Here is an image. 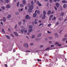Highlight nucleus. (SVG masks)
Segmentation results:
<instances>
[{
    "mask_svg": "<svg viewBox=\"0 0 67 67\" xmlns=\"http://www.w3.org/2000/svg\"><path fill=\"white\" fill-rule=\"evenodd\" d=\"M8 31H11V30L10 28H8Z\"/></svg>",
    "mask_w": 67,
    "mask_h": 67,
    "instance_id": "obj_56",
    "label": "nucleus"
},
{
    "mask_svg": "<svg viewBox=\"0 0 67 67\" xmlns=\"http://www.w3.org/2000/svg\"><path fill=\"white\" fill-rule=\"evenodd\" d=\"M24 32H25V33H26V32H27V30H25L24 31Z\"/></svg>",
    "mask_w": 67,
    "mask_h": 67,
    "instance_id": "obj_61",
    "label": "nucleus"
},
{
    "mask_svg": "<svg viewBox=\"0 0 67 67\" xmlns=\"http://www.w3.org/2000/svg\"><path fill=\"white\" fill-rule=\"evenodd\" d=\"M22 24V22L21 21H20L18 23V25H21Z\"/></svg>",
    "mask_w": 67,
    "mask_h": 67,
    "instance_id": "obj_28",
    "label": "nucleus"
},
{
    "mask_svg": "<svg viewBox=\"0 0 67 67\" xmlns=\"http://www.w3.org/2000/svg\"><path fill=\"white\" fill-rule=\"evenodd\" d=\"M45 17H46V15H43V16L42 18V19H45Z\"/></svg>",
    "mask_w": 67,
    "mask_h": 67,
    "instance_id": "obj_15",
    "label": "nucleus"
},
{
    "mask_svg": "<svg viewBox=\"0 0 67 67\" xmlns=\"http://www.w3.org/2000/svg\"><path fill=\"white\" fill-rule=\"evenodd\" d=\"M65 37H67V34H66L65 36Z\"/></svg>",
    "mask_w": 67,
    "mask_h": 67,
    "instance_id": "obj_64",
    "label": "nucleus"
},
{
    "mask_svg": "<svg viewBox=\"0 0 67 67\" xmlns=\"http://www.w3.org/2000/svg\"><path fill=\"white\" fill-rule=\"evenodd\" d=\"M31 4H34V2H33V1H31Z\"/></svg>",
    "mask_w": 67,
    "mask_h": 67,
    "instance_id": "obj_39",
    "label": "nucleus"
},
{
    "mask_svg": "<svg viewBox=\"0 0 67 67\" xmlns=\"http://www.w3.org/2000/svg\"><path fill=\"white\" fill-rule=\"evenodd\" d=\"M53 47H54V45H51V47H53Z\"/></svg>",
    "mask_w": 67,
    "mask_h": 67,
    "instance_id": "obj_59",
    "label": "nucleus"
},
{
    "mask_svg": "<svg viewBox=\"0 0 67 67\" xmlns=\"http://www.w3.org/2000/svg\"><path fill=\"white\" fill-rule=\"evenodd\" d=\"M62 3H66L67 2V1H62Z\"/></svg>",
    "mask_w": 67,
    "mask_h": 67,
    "instance_id": "obj_36",
    "label": "nucleus"
},
{
    "mask_svg": "<svg viewBox=\"0 0 67 67\" xmlns=\"http://www.w3.org/2000/svg\"><path fill=\"white\" fill-rule=\"evenodd\" d=\"M33 31V29H29L28 31L29 32H31Z\"/></svg>",
    "mask_w": 67,
    "mask_h": 67,
    "instance_id": "obj_31",
    "label": "nucleus"
},
{
    "mask_svg": "<svg viewBox=\"0 0 67 67\" xmlns=\"http://www.w3.org/2000/svg\"><path fill=\"white\" fill-rule=\"evenodd\" d=\"M37 13H40V11H39V10H38V11H37Z\"/></svg>",
    "mask_w": 67,
    "mask_h": 67,
    "instance_id": "obj_41",
    "label": "nucleus"
},
{
    "mask_svg": "<svg viewBox=\"0 0 67 67\" xmlns=\"http://www.w3.org/2000/svg\"><path fill=\"white\" fill-rule=\"evenodd\" d=\"M35 37V36L34 35H33L31 36V38H34Z\"/></svg>",
    "mask_w": 67,
    "mask_h": 67,
    "instance_id": "obj_10",
    "label": "nucleus"
},
{
    "mask_svg": "<svg viewBox=\"0 0 67 67\" xmlns=\"http://www.w3.org/2000/svg\"><path fill=\"white\" fill-rule=\"evenodd\" d=\"M51 13V10H49L47 14L48 15L50 14Z\"/></svg>",
    "mask_w": 67,
    "mask_h": 67,
    "instance_id": "obj_13",
    "label": "nucleus"
},
{
    "mask_svg": "<svg viewBox=\"0 0 67 67\" xmlns=\"http://www.w3.org/2000/svg\"><path fill=\"white\" fill-rule=\"evenodd\" d=\"M45 2H46L48 1V0H44Z\"/></svg>",
    "mask_w": 67,
    "mask_h": 67,
    "instance_id": "obj_62",
    "label": "nucleus"
},
{
    "mask_svg": "<svg viewBox=\"0 0 67 67\" xmlns=\"http://www.w3.org/2000/svg\"><path fill=\"white\" fill-rule=\"evenodd\" d=\"M5 36L7 38H8V39H10V38L9 36L6 35Z\"/></svg>",
    "mask_w": 67,
    "mask_h": 67,
    "instance_id": "obj_26",
    "label": "nucleus"
},
{
    "mask_svg": "<svg viewBox=\"0 0 67 67\" xmlns=\"http://www.w3.org/2000/svg\"><path fill=\"white\" fill-rule=\"evenodd\" d=\"M66 40H67V38H64L63 39L62 41H65Z\"/></svg>",
    "mask_w": 67,
    "mask_h": 67,
    "instance_id": "obj_19",
    "label": "nucleus"
},
{
    "mask_svg": "<svg viewBox=\"0 0 67 67\" xmlns=\"http://www.w3.org/2000/svg\"><path fill=\"white\" fill-rule=\"evenodd\" d=\"M19 49H20V51H23V47H19Z\"/></svg>",
    "mask_w": 67,
    "mask_h": 67,
    "instance_id": "obj_2",
    "label": "nucleus"
},
{
    "mask_svg": "<svg viewBox=\"0 0 67 67\" xmlns=\"http://www.w3.org/2000/svg\"><path fill=\"white\" fill-rule=\"evenodd\" d=\"M30 45H31V46H33L34 45V43H30Z\"/></svg>",
    "mask_w": 67,
    "mask_h": 67,
    "instance_id": "obj_33",
    "label": "nucleus"
},
{
    "mask_svg": "<svg viewBox=\"0 0 67 67\" xmlns=\"http://www.w3.org/2000/svg\"><path fill=\"white\" fill-rule=\"evenodd\" d=\"M23 8H22L21 9H19L18 10V11L19 12H22L23 11Z\"/></svg>",
    "mask_w": 67,
    "mask_h": 67,
    "instance_id": "obj_7",
    "label": "nucleus"
},
{
    "mask_svg": "<svg viewBox=\"0 0 67 67\" xmlns=\"http://www.w3.org/2000/svg\"><path fill=\"white\" fill-rule=\"evenodd\" d=\"M33 9V6L32 5H31L30 6V7L29 8V9H30L31 10H32Z\"/></svg>",
    "mask_w": 67,
    "mask_h": 67,
    "instance_id": "obj_6",
    "label": "nucleus"
},
{
    "mask_svg": "<svg viewBox=\"0 0 67 67\" xmlns=\"http://www.w3.org/2000/svg\"><path fill=\"white\" fill-rule=\"evenodd\" d=\"M20 7H23V4H20Z\"/></svg>",
    "mask_w": 67,
    "mask_h": 67,
    "instance_id": "obj_35",
    "label": "nucleus"
},
{
    "mask_svg": "<svg viewBox=\"0 0 67 67\" xmlns=\"http://www.w3.org/2000/svg\"><path fill=\"white\" fill-rule=\"evenodd\" d=\"M23 3L24 4H25V3H26V1L25 0L23 1Z\"/></svg>",
    "mask_w": 67,
    "mask_h": 67,
    "instance_id": "obj_23",
    "label": "nucleus"
},
{
    "mask_svg": "<svg viewBox=\"0 0 67 67\" xmlns=\"http://www.w3.org/2000/svg\"><path fill=\"white\" fill-rule=\"evenodd\" d=\"M37 5H39V6H40V7H41V6L42 5L41 4H40V3L38 1H37Z\"/></svg>",
    "mask_w": 67,
    "mask_h": 67,
    "instance_id": "obj_3",
    "label": "nucleus"
},
{
    "mask_svg": "<svg viewBox=\"0 0 67 67\" xmlns=\"http://www.w3.org/2000/svg\"><path fill=\"white\" fill-rule=\"evenodd\" d=\"M43 13L44 14L43 15H45L46 14V12L45 11H43Z\"/></svg>",
    "mask_w": 67,
    "mask_h": 67,
    "instance_id": "obj_21",
    "label": "nucleus"
},
{
    "mask_svg": "<svg viewBox=\"0 0 67 67\" xmlns=\"http://www.w3.org/2000/svg\"><path fill=\"white\" fill-rule=\"evenodd\" d=\"M11 15H9L7 16V18H8V19H10V18H11Z\"/></svg>",
    "mask_w": 67,
    "mask_h": 67,
    "instance_id": "obj_18",
    "label": "nucleus"
},
{
    "mask_svg": "<svg viewBox=\"0 0 67 67\" xmlns=\"http://www.w3.org/2000/svg\"><path fill=\"white\" fill-rule=\"evenodd\" d=\"M11 36H12V37H14V35L12 34H11Z\"/></svg>",
    "mask_w": 67,
    "mask_h": 67,
    "instance_id": "obj_51",
    "label": "nucleus"
},
{
    "mask_svg": "<svg viewBox=\"0 0 67 67\" xmlns=\"http://www.w3.org/2000/svg\"><path fill=\"white\" fill-rule=\"evenodd\" d=\"M26 37L27 38V39H28V40H29V39H30V38H29L28 36H26Z\"/></svg>",
    "mask_w": 67,
    "mask_h": 67,
    "instance_id": "obj_57",
    "label": "nucleus"
},
{
    "mask_svg": "<svg viewBox=\"0 0 67 67\" xmlns=\"http://www.w3.org/2000/svg\"><path fill=\"white\" fill-rule=\"evenodd\" d=\"M51 25V24H48V26H50Z\"/></svg>",
    "mask_w": 67,
    "mask_h": 67,
    "instance_id": "obj_52",
    "label": "nucleus"
},
{
    "mask_svg": "<svg viewBox=\"0 0 67 67\" xmlns=\"http://www.w3.org/2000/svg\"><path fill=\"white\" fill-rule=\"evenodd\" d=\"M53 16V15H51L50 16V18H52Z\"/></svg>",
    "mask_w": 67,
    "mask_h": 67,
    "instance_id": "obj_49",
    "label": "nucleus"
},
{
    "mask_svg": "<svg viewBox=\"0 0 67 67\" xmlns=\"http://www.w3.org/2000/svg\"><path fill=\"white\" fill-rule=\"evenodd\" d=\"M26 19H28L29 18V15H27L26 16Z\"/></svg>",
    "mask_w": 67,
    "mask_h": 67,
    "instance_id": "obj_12",
    "label": "nucleus"
},
{
    "mask_svg": "<svg viewBox=\"0 0 67 67\" xmlns=\"http://www.w3.org/2000/svg\"><path fill=\"white\" fill-rule=\"evenodd\" d=\"M55 36H58V34L57 33H55Z\"/></svg>",
    "mask_w": 67,
    "mask_h": 67,
    "instance_id": "obj_44",
    "label": "nucleus"
},
{
    "mask_svg": "<svg viewBox=\"0 0 67 67\" xmlns=\"http://www.w3.org/2000/svg\"><path fill=\"white\" fill-rule=\"evenodd\" d=\"M56 20V17H54L52 19V21H54V20Z\"/></svg>",
    "mask_w": 67,
    "mask_h": 67,
    "instance_id": "obj_34",
    "label": "nucleus"
},
{
    "mask_svg": "<svg viewBox=\"0 0 67 67\" xmlns=\"http://www.w3.org/2000/svg\"><path fill=\"white\" fill-rule=\"evenodd\" d=\"M54 8H55V10H57V7H56L55 6L54 7Z\"/></svg>",
    "mask_w": 67,
    "mask_h": 67,
    "instance_id": "obj_42",
    "label": "nucleus"
},
{
    "mask_svg": "<svg viewBox=\"0 0 67 67\" xmlns=\"http://www.w3.org/2000/svg\"><path fill=\"white\" fill-rule=\"evenodd\" d=\"M42 36V34H40L38 35L37 36L38 37H41V36Z\"/></svg>",
    "mask_w": 67,
    "mask_h": 67,
    "instance_id": "obj_17",
    "label": "nucleus"
},
{
    "mask_svg": "<svg viewBox=\"0 0 67 67\" xmlns=\"http://www.w3.org/2000/svg\"><path fill=\"white\" fill-rule=\"evenodd\" d=\"M3 21L4 22H5V21H6V19H5V18L4 17L3 18Z\"/></svg>",
    "mask_w": 67,
    "mask_h": 67,
    "instance_id": "obj_24",
    "label": "nucleus"
},
{
    "mask_svg": "<svg viewBox=\"0 0 67 67\" xmlns=\"http://www.w3.org/2000/svg\"><path fill=\"white\" fill-rule=\"evenodd\" d=\"M44 47V45H41L39 46L40 48H43Z\"/></svg>",
    "mask_w": 67,
    "mask_h": 67,
    "instance_id": "obj_14",
    "label": "nucleus"
},
{
    "mask_svg": "<svg viewBox=\"0 0 67 67\" xmlns=\"http://www.w3.org/2000/svg\"><path fill=\"white\" fill-rule=\"evenodd\" d=\"M42 25H43V24H40L39 25V26H40Z\"/></svg>",
    "mask_w": 67,
    "mask_h": 67,
    "instance_id": "obj_48",
    "label": "nucleus"
},
{
    "mask_svg": "<svg viewBox=\"0 0 67 67\" xmlns=\"http://www.w3.org/2000/svg\"><path fill=\"white\" fill-rule=\"evenodd\" d=\"M15 14H16V15H19V13L18 12H16L15 13Z\"/></svg>",
    "mask_w": 67,
    "mask_h": 67,
    "instance_id": "obj_32",
    "label": "nucleus"
},
{
    "mask_svg": "<svg viewBox=\"0 0 67 67\" xmlns=\"http://www.w3.org/2000/svg\"><path fill=\"white\" fill-rule=\"evenodd\" d=\"M55 5L57 8H58L59 5V4L58 3H56Z\"/></svg>",
    "mask_w": 67,
    "mask_h": 67,
    "instance_id": "obj_8",
    "label": "nucleus"
},
{
    "mask_svg": "<svg viewBox=\"0 0 67 67\" xmlns=\"http://www.w3.org/2000/svg\"><path fill=\"white\" fill-rule=\"evenodd\" d=\"M59 24V23L58 22H57L56 24V25H58Z\"/></svg>",
    "mask_w": 67,
    "mask_h": 67,
    "instance_id": "obj_38",
    "label": "nucleus"
},
{
    "mask_svg": "<svg viewBox=\"0 0 67 67\" xmlns=\"http://www.w3.org/2000/svg\"><path fill=\"white\" fill-rule=\"evenodd\" d=\"M14 34L16 36H18V33H17L15 32H14Z\"/></svg>",
    "mask_w": 67,
    "mask_h": 67,
    "instance_id": "obj_9",
    "label": "nucleus"
},
{
    "mask_svg": "<svg viewBox=\"0 0 67 67\" xmlns=\"http://www.w3.org/2000/svg\"><path fill=\"white\" fill-rule=\"evenodd\" d=\"M64 14V13L62 12L60 13V15L61 16H63Z\"/></svg>",
    "mask_w": 67,
    "mask_h": 67,
    "instance_id": "obj_25",
    "label": "nucleus"
},
{
    "mask_svg": "<svg viewBox=\"0 0 67 67\" xmlns=\"http://www.w3.org/2000/svg\"><path fill=\"white\" fill-rule=\"evenodd\" d=\"M49 48H50L49 47L47 48L46 49V50H48V49H49Z\"/></svg>",
    "mask_w": 67,
    "mask_h": 67,
    "instance_id": "obj_54",
    "label": "nucleus"
},
{
    "mask_svg": "<svg viewBox=\"0 0 67 67\" xmlns=\"http://www.w3.org/2000/svg\"><path fill=\"white\" fill-rule=\"evenodd\" d=\"M24 30L21 29L20 30V33L21 34H23L24 33Z\"/></svg>",
    "mask_w": 67,
    "mask_h": 67,
    "instance_id": "obj_4",
    "label": "nucleus"
},
{
    "mask_svg": "<svg viewBox=\"0 0 67 67\" xmlns=\"http://www.w3.org/2000/svg\"><path fill=\"white\" fill-rule=\"evenodd\" d=\"M19 3H20V2H18L17 3V5H16L17 7H19Z\"/></svg>",
    "mask_w": 67,
    "mask_h": 67,
    "instance_id": "obj_29",
    "label": "nucleus"
},
{
    "mask_svg": "<svg viewBox=\"0 0 67 67\" xmlns=\"http://www.w3.org/2000/svg\"><path fill=\"white\" fill-rule=\"evenodd\" d=\"M17 27H18V26L17 25H15V29H16V28H17Z\"/></svg>",
    "mask_w": 67,
    "mask_h": 67,
    "instance_id": "obj_45",
    "label": "nucleus"
},
{
    "mask_svg": "<svg viewBox=\"0 0 67 67\" xmlns=\"http://www.w3.org/2000/svg\"><path fill=\"white\" fill-rule=\"evenodd\" d=\"M1 8L2 9V10H5V7L4 6L2 7Z\"/></svg>",
    "mask_w": 67,
    "mask_h": 67,
    "instance_id": "obj_22",
    "label": "nucleus"
},
{
    "mask_svg": "<svg viewBox=\"0 0 67 67\" xmlns=\"http://www.w3.org/2000/svg\"><path fill=\"white\" fill-rule=\"evenodd\" d=\"M55 44H57V45H58V44H59V43L57 42H56L55 43Z\"/></svg>",
    "mask_w": 67,
    "mask_h": 67,
    "instance_id": "obj_43",
    "label": "nucleus"
},
{
    "mask_svg": "<svg viewBox=\"0 0 67 67\" xmlns=\"http://www.w3.org/2000/svg\"><path fill=\"white\" fill-rule=\"evenodd\" d=\"M62 45L61 44H59L58 45V46H61Z\"/></svg>",
    "mask_w": 67,
    "mask_h": 67,
    "instance_id": "obj_58",
    "label": "nucleus"
},
{
    "mask_svg": "<svg viewBox=\"0 0 67 67\" xmlns=\"http://www.w3.org/2000/svg\"><path fill=\"white\" fill-rule=\"evenodd\" d=\"M47 32L48 34H50V33H51V32L49 31H48Z\"/></svg>",
    "mask_w": 67,
    "mask_h": 67,
    "instance_id": "obj_46",
    "label": "nucleus"
},
{
    "mask_svg": "<svg viewBox=\"0 0 67 67\" xmlns=\"http://www.w3.org/2000/svg\"><path fill=\"white\" fill-rule=\"evenodd\" d=\"M10 7V5L9 4H8L6 5V8L8 9H9Z\"/></svg>",
    "mask_w": 67,
    "mask_h": 67,
    "instance_id": "obj_5",
    "label": "nucleus"
},
{
    "mask_svg": "<svg viewBox=\"0 0 67 67\" xmlns=\"http://www.w3.org/2000/svg\"><path fill=\"white\" fill-rule=\"evenodd\" d=\"M63 7L64 8H66L67 7V5H66V4H64L63 5Z\"/></svg>",
    "mask_w": 67,
    "mask_h": 67,
    "instance_id": "obj_11",
    "label": "nucleus"
},
{
    "mask_svg": "<svg viewBox=\"0 0 67 67\" xmlns=\"http://www.w3.org/2000/svg\"><path fill=\"white\" fill-rule=\"evenodd\" d=\"M24 46L25 47H26L27 48V47H29V46L28 45V44L27 43H25L24 44Z\"/></svg>",
    "mask_w": 67,
    "mask_h": 67,
    "instance_id": "obj_1",
    "label": "nucleus"
},
{
    "mask_svg": "<svg viewBox=\"0 0 67 67\" xmlns=\"http://www.w3.org/2000/svg\"><path fill=\"white\" fill-rule=\"evenodd\" d=\"M9 1L8 0H6L5 1V2L6 3H8V2H9Z\"/></svg>",
    "mask_w": 67,
    "mask_h": 67,
    "instance_id": "obj_40",
    "label": "nucleus"
},
{
    "mask_svg": "<svg viewBox=\"0 0 67 67\" xmlns=\"http://www.w3.org/2000/svg\"><path fill=\"white\" fill-rule=\"evenodd\" d=\"M34 23L35 24H37V21H34Z\"/></svg>",
    "mask_w": 67,
    "mask_h": 67,
    "instance_id": "obj_47",
    "label": "nucleus"
},
{
    "mask_svg": "<svg viewBox=\"0 0 67 67\" xmlns=\"http://www.w3.org/2000/svg\"><path fill=\"white\" fill-rule=\"evenodd\" d=\"M2 31L3 33H5V31H4V30L3 29H2Z\"/></svg>",
    "mask_w": 67,
    "mask_h": 67,
    "instance_id": "obj_30",
    "label": "nucleus"
},
{
    "mask_svg": "<svg viewBox=\"0 0 67 67\" xmlns=\"http://www.w3.org/2000/svg\"><path fill=\"white\" fill-rule=\"evenodd\" d=\"M29 28L30 29H32V28H33V26H32L30 25L29 26Z\"/></svg>",
    "mask_w": 67,
    "mask_h": 67,
    "instance_id": "obj_20",
    "label": "nucleus"
},
{
    "mask_svg": "<svg viewBox=\"0 0 67 67\" xmlns=\"http://www.w3.org/2000/svg\"><path fill=\"white\" fill-rule=\"evenodd\" d=\"M25 10H26L27 9V7H26V6H25Z\"/></svg>",
    "mask_w": 67,
    "mask_h": 67,
    "instance_id": "obj_63",
    "label": "nucleus"
},
{
    "mask_svg": "<svg viewBox=\"0 0 67 67\" xmlns=\"http://www.w3.org/2000/svg\"><path fill=\"white\" fill-rule=\"evenodd\" d=\"M31 10H32L29 9L28 10V11L29 12H31Z\"/></svg>",
    "mask_w": 67,
    "mask_h": 67,
    "instance_id": "obj_37",
    "label": "nucleus"
},
{
    "mask_svg": "<svg viewBox=\"0 0 67 67\" xmlns=\"http://www.w3.org/2000/svg\"><path fill=\"white\" fill-rule=\"evenodd\" d=\"M26 52H28L30 53V52H31V51H26Z\"/></svg>",
    "mask_w": 67,
    "mask_h": 67,
    "instance_id": "obj_50",
    "label": "nucleus"
},
{
    "mask_svg": "<svg viewBox=\"0 0 67 67\" xmlns=\"http://www.w3.org/2000/svg\"><path fill=\"white\" fill-rule=\"evenodd\" d=\"M28 7H30V4H28Z\"/></svg>",
    "mask_w": 67,
    "mask_h": 67,
    "instance_id": "obj_55",
    "label": "nucleus"
},
{
    "mask_svg": "<svg viewBox=\"0 0 67 67\" xmlns=\"http://www.w3.org/2000/svg\"><path fill=\"white\" fill-rule=\"evenodd\" d=\"M37 14L36 13H34L33 15V16L34 18H35Z\"/></svg>",
    "mask_w": 67,
    "mask_h": 67,
    "instance_id": "obj_16",
    "label": "nucleus"
},
{
    "mask_svg": "<svg viewBox=\"0 0 67 67\" xmlns=\"http://www.w3.org/2000/svg\"><path fill=\"white\" fill-rule=\"evenodd\" d=\"M1 24H2V25H3V23L2 22H1Z\"/></svg>",
    "mask_w": 67,
    "mask_h": 67,
    "instance_id": "obj_60",
    "label": "nucleus"
},
{
    "mask_svg": "<svg viewBox=\"0 0 67 67\" xmlns=\"http://www.w3.org/2000/svg\"><path fill=\"white\" fill-rule=\"evenodd\" d=\"M49 39V40H52L53 38L52 37H48Z\"/></svg>",
    "mask_w": 67,
    "mask_h": 67,
    "instance_id": "obj_27",
    "label": "nucleus"
},
{
    "mask_svg": "<svg viewBox=\"0 0 67 67\" xmlns=\"http://www.w3.org/2000/svg\"><path fill=\"white\" fill-rule=\"evenodd\" d=\"M49 1H50L51 3H52L53 2V1H52V0H49Z\"/></svg>",
    "mask_w": 67,
    "mask_h": 67,
    "instance_id": "obj_53",
    "label": "nucleus"
}]
</instances>
